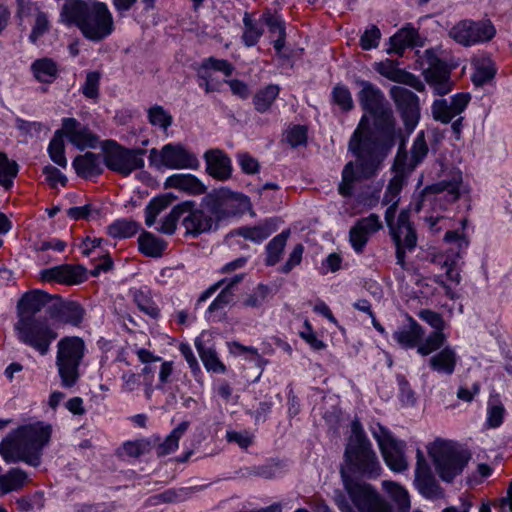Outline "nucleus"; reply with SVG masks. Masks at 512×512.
Listing matches in <instances>:
<instances>
[{
  "instance_id": "423d86ee",
  "label": "nucleus",
  "mask_w": 512,
  "mask_h": 512,
  "mask_svg": "<svg viewBox=\"0 0 512 512\" xmlns=\"http://www.w3.org/2000/svg\"><path fill=\"white\" fill-rule=\"evenodd\" d=\"M438 476L447 483L460 475L471 455L451 441L436 440L427 446Z\"/></svg>"
},
{
  "instance_id": "6ab92c4d",
  "label": "nucleus",
  "mask_w": 512,
  "mask_h": 512,
  "mask_svg": "<svg viewBox=\"0 0 512 512\" xmlns=\"http://www.w3.org/2000/svg\"><path fill=\"white\" fill-rule=\"evenodd\" d=\"M59 131H62V136H66L73 145L81 150L95 148L99 142L98 136L75 118H64L62 129Z\"/></svg>"
},
{
  "instance_id": "f704fd0d",
  "label": "nucleus",
  "mask_w": 512,
  "mask_h": 512,
  "mask_svg": "<svg viewBox=\"0 0 512 512\" xmlns=\"http://www.w3.org/2000/svg\"><path fill=\"white\" fill-rule=\"evenodd\" d=\"M279 91V86L275 84H269L257 91L253 98L255 109L260 113L267 112L277 98Z\"/></svg>"
},
{
  "instance_id": "c756f323",
  "label": "nucleus",
  "mask_w": 512,
  "mask_h": 512,
  "mask_svg": "<svg viewBox=\"0 0 512 512\" xmlns=\"http://www.w3.org/2000/svg\"><path fill=\"white\" fill-rule=\"evenodd\" d=\"M34 77L43 83H52L58 76V66L50 58H41L31 66Z\"/></svg>"
},
{
  "instance_id": "1a4fd4ad",
  "label": "nucleus",
  "mask_w": 512,
  "mask_h": 512,
  "mask_svg": "<svg viewBox=\"0 0 512 512\" xmlns=\"http://www.w3.org/2000/svg\"><path fill=\"white\" fill-rule=\"evenodd\" d=\"M344 489L359 512H393L391 504L369 483L342 472Z\"/></svg>"
},
{
  "instance_id": "9d476101",
  "label": "nucleus",
  "mask_w": 512,
  "mask_h": 512,
  "mask_svg": "<svg viewBox=\"0 0 512 512\" xmlns=\"http://www.w3.org/2000/svg\"><path fill=\"white\" fill-rule=\"evenodd\" d=\"M104 163L108 169L122 176L144 167V149H128L113 140H107L103 146Z\"/></svg>"
},
{
  "instance_id": "ddd939ff",
  "label": "nucleus",
  "mask_w": 512,
  "mask_h": 512,
  "mask_svg": "<svg viewBox=\"0 0 512 512\" xmlns=\"http://www.w3.org/2000/svg\"><path fill=\"white\" fill-rule=\"evenodd\" d=\"M496 30L490 20H462L449 31V36L463 46H471L479 42L491 40Z\"/></svg>"
},
{
  "instance_id": "9b49d317",
  "label": "nucleus",
  "mask_w": 512,
  "mask_h": 512,
  "mask_svg": "<svg viewBox=\"0 0 512 512\" xmlns=\"http://www.w3.org/2000/svg\"><path fill=\"white\" fill-rule=\"evenodd\" d=\"M149 159L151 165L170 169H197L199 166L197 157L179 144H166L160 151L153 148Z\"/></svg>"
},
{
  "instance_id": "39448f33",
  "label": "nucleus",
  "mask_w": 512,
  "mask_h": 512,
  "mask_svg": "<svg viewBox=\"0 0 512 512\" xmlns=\"http://www.w3.org/2000/svg\"><path fill=\"white\" fill-rule=\"evenodd\" d=\"M344 455L353 472L369 479L380 476V462L359 422H353L352 424V434L349 437Z\"/></svg>"
},
{
  "instance_id": "2eb2a0df",
  "label": "nucleus",
  "mask_w": 512,
  "mask_h": 512,
  "mask_svg": "<svg viewBox=\"0 0 512 512\" xmlns=\"http://www.w3.org/2000/svg\"><path fill=\"white\" fill-rule=\"evenodd\" d=\"M423 60L427 64L424 69L426 82L438 95H445L452 89L453 82L450 79V71L445 62L440 60L434 51L426 50Z\"/></svg>"
},
{
  "instance_id": "864d4df0",
  "label": "nucleus",
  "mask_w": 512,
  "mask_h": 512,
  "mask_svg": "<svg viewBox=\"0 0 512 512\" xmlns=\"http://www.w3.org/2000/svg\"><path fill=\"white\" fill-rule=\"evenodd\" d=\"M404 179L401 174H396L390 181L386 188L383 204L388 205L389 203H394L399 201V193L403 187Z\"/></svg>"
},
{
  "instance_id": "72a5a7b5",
  "label": "nucleus",
  "mask_w": 512,
  "mask_h": 512,
  "mask_svg": "<svg viewBox=\"0 0 512 512\" xmlns=\"http://www.w3.org/2000/svg\"><path fill=\"white\" fill-rule=\"evenodd\" d=\"M429 362L435 371L450 375L454 372L456 366V354L453 349L446 347L432 356Z\"/></svg>"
},
{
  "instance_id": "e433bc0d",
  "label": "nucleus",
  "mask_w": 512,
  "mask_h": 512,
  "mask_svg": "<svg viewBox=\"0 0 512 512\" xmlns=\"http://www.w3.org/2000/svg\"><path fill=\"white\" fill-rule=\"evenodd\" d=\"M190 423L188 421L181 422L172 432L166 437V439L158 445L157 454L164 456L170 454L178 448L180 438L189 428Z\"/></svg>"
},
{
  "instance_id": "393cba45",
  "label": "nucleus",
  "mask_w": 512,
  "mask_h": 512,
  "mask_svg": "<svg viewBox=\"0 0 512 512\" xmlns=\"http://www.w3.org/2000/svg\"><path fill=\"white\" fill-rule=\"evenodd\" d=\"M207 173L220 181L229 179L232 175L230 158L220 149H211L204 154Z\"/></svg>"
},
{
  "instance_id": "37998d69",
  "label": "nucleus",
  "mask_w": 512,
  "mask_h": 512,
  "mask_svg": "<svg viewBox=\"0 0 512 512\" xmlns=\"http://www.w3.org/2000/svg\"><path fill=\"white\" fill-rule=\"evenodd\" d=\"M139 225L133 220L121 219L108 227V234L114 238H127L137 233Z\"/></svg>"
},
{
  "instance_id": "338daca9",
  "label": "nucleus",
  "mask_w": 512,
  "mask_h": 512,
  "mask_svg": "<svg viewBox=\"0 0 512 512\" xmlns=\"http://www.w3.org/2000/svg\"><path fill=\"white\" fill-rule=\"evenodd\" d=\"M349 240L353 249L361 253L368 242V237L354 225L349 231Z\"/></svg>"
},
{
  "instance_id": "f03ea898",
  "label": "nucleus",
  "mask_w": 512,
  "mask_h": 512,
  "mask_svg": "<svg viewBox=\"0 0 512 512\" xmlns=\"http://www.w3.org/2000/svg\"><path fill=\"white\" fill-rule=\"evenodd\" d=\"M183 208L182 226L186 234L194 237L212 229L216 219L233 213L235 209H245L250 202L247 196L236 193L228 188H220L206 195L200 205L195 207L192 201H185Z\"/></svg>"
},
{
  "instance_id": "7ed1b4c3",
  "label": "nucleus",
  "mask_w": 512,
  "mask_h": 512,
  "mask_svg": "<svg viewBox=\"0 0 512 512\" xmlns=\"http://www.w3.org/2000/svg\"><path fill=\"white\" fill-rule=\"evenodd\" d=\"M61 19L68 26H76L91 41H101L114 30V21L108 6L97 0H68L62 7Z\"/></svg>"
},
{
  "instance_id": "49530a36",
  "label": "nucleus",
  "mask_w": 512,
  "mask_h": 512,
  "mask_svg": "<svg viewBox=\"0 0 512 512\" xmlns=\"http://www.w3.org/2000/svg\"><path fill=\"white\" fill-rule=\"evenodd\" d=\"M273 229L271 225L266 222L264 224L254 226V227H243L238 229V235L244 237L245 239H249L255 242H261L266 239L271 233Z\"/></svg>"
},
{
  "instance_id": "09e8293b",
  "label": "nucleus",
  "mask_w": 512,
  "mask_h": 512,
  "mask_svg": "<svg viewBox=\"0 0 512 512\" xmlns=\"http://www.w3.org/2000/svg\"><path fill=\"white\" fill-rule=\"evenodd\" d=\"M100 79L101 74L98 71L88 72L81 89L82 94L89 99H98Z\"/></svg>"
},
{
  "instance_id": "f3484780",
  "label": "nucleus",
  "mask_w": 512,
  "mask_h": 512,
  "mask_svg": "<svg viewBox=\"0 0 512 512\" xmlns=\"http://www.w3.org/2000/svg\"><path fill=\"white\" fill-rule=\"evenodd\" d=\"M415 485L419 493L431 500L444 498V490L434 477L421 449L416 450Z\"/></svg>"
},
{
  "instance_id": "4d7b16f0",
  "label": "nucleus",
  "mask_w": 512,
  "mask_h": 512,
  "mask_svg": "<svg viewBox=\"0 0 512 512\" xmlns=\"http://www.w3.org/2000/svg\"><path fill=\"white\" fill-rule=\"evenodd\" d=\"M149 121L152 125H158L166 130L172 123V116L163 107L154 106L148 112Z\"/></svg>"
},
{
  "instance_id": "c9c22d12",
  "label": "nucleus",
  "mask_w": 512,
  "mask_h": 512,
  "mask_svg": "<svg viewBox=\"0 0 512 512\" xmlns=\"http://www.w3.org/2000/svg\"><path fill=\"white\" fill-rule=\"evenodd\" d=\"M138 243L140 251L149 257H160L165 249V242L149 232L142 233Z\"/></svg>"
},
{
  "instance_id": "4be33fe9",
  "label": "nucleus",
  "mask_w": 512,
  "mask_h": 512,
  "mask_svg": "<svg viewBox=\"0 0 512 512\" xmlns=\"http://www.w3.org/2000/svg\"><path fill=\"white\" fill-rule=\"evenodd\" d=\"M84 316V309L76 302L64 301L59 296L50 304V319L78 326Z\"/></svg>"
},
{
  "instance_id": "e2e57ef3",
  "label": "nucleus",
  "mask_w": 512,
  "mask_h": 512,
  "mask_svg": "<svg viewBox=\"0 0 512 512\" xmlns=\"http://www.w3.org/2000/svg\"><path fill=\"white\" fill-rule=\"evenodd\" d=\"M49 30V21L46 14L39 12L35 18V24L30 34L31 42H36L39 37Z\"/></svg>"
},
{
  "instance_id": "b1692460",
  "label": "nucleus",
  "mask_w": 512,
  "mask_h": 512,
  "mask_svg": "<svg viewBox=\"0 0 512 512\" xmlns=\"http://www.w3.org/2000/svg\"><path fill=\"white\" fill-rule=\"evenodd\" d=\"M56 295L52 296L41 290H34L25 293L18 302V318L21 316H33L47 307L50 314V304L55 300Z\"/></svg>"
},
{
  "instance_id": "de8ad7c7",
  "label": "nucleus",
  "mask_w": 512,
  "mask_h": 512,
  "mask_svg": "<svg viewBox=\"0 0 512 512\" xmlns=\"http://www.w3.org/2000/svg\"><path fill=\"white\" fill-rule=\"evenodd\" d=\"M442 331L439 330L431 333L423 343L418 345V352L425 356L442 347L446 340V336Z\"/></svg>"
},
{
  "instance_id": "dca6fc26",
  "label": "nucleus",
  "mask_w": 512,
  "mask_h": 512,
  "mask_svg": "<svg viewBox=\"0 0 512 512\" xmlns=\"http://www.w3.org/2000/svg\"><path fill=\"white\" fill-rule=\"evenodd\" d=\"M464 191L462 173L452 172L449 179H443L437 183L427 186L423 190L422 202L440 201L444 199L447 203L457 201Z\"/></svg>"
},
{
  "instance_id": "774afa93",
  "label": "nucleus",
  "mask_w": 512,
  "mask_h": 512,
  "mask_svg": "<svg viewBox=\"0 0 512 512\" xmlns=\"http://www.w3.org/2000/svg\"><path fill=\"white\" fill-rule=\"evenodd\" d=\"M233 297V291H230L229 288H223L220 294L210 304L208 311L214 312L223 309L226 305L233 301Z\"/></svg>"
},
{
  "instance_id": "a211bd4d",
  "label": "nucleus",
  "mask_w": 512,
  "mask_h": 512,
  "mask_svg": "<svg viewBox=\"0 0 512 512\" xmlns=\"http://www.w3.org/2000/svg\"><path fill=\"white\" fill-rule=\"evenodd\" d=\"M390 95L401 111L406 128L413 130L419 119L418 97L412 91L401 86H393L390 89Z\"/></svg>"
},
{
  "instance_id": "4468645a",
  "label": "nucleus",
  "mask_w": 512,
  "mask_h": 512,
  "mask_svg": "<svg viewBox=\"0 0 512 512\" xmlns=\"http://www.w3.org/2000/svg\"><path fill=\"white\" fill-rule=\"evenodd\" d=\"M390 235L396 247L397 264L405 268V254L417 245V234L410 222L409 212L403 210L398 215L396 226L390 230Z\"/></svg>"
},
{
  "instance_id": "cd10ccee",
  "label": "nucleus",
  "mask_w": 512,
  "mask_h": 512,
  "mask_svg": "<svg viewBox=\"0 0 512 512\" xmlns=\"http://www.w3.org/2000/svg\"><path fill=\"white\" fill-rule=\"evenodd\" d=\"M424 330L412 318H409V324L394 332V339L405 348H412L420 345Z\"/></svg>"
},
{
  "instance_id": "c85d7f7f",
  "label": "nucleus",
  "mask_w": 512,
  "mask_h": 512,
  "mask_svg": "<svg viewBox=\"0 0 512 512\" xmlns=\"http://www.w3.org/2000/svg\"><path fill=\"white\" fill-rule=\"evenodd\" d=\"M383 487L395 504V512H409L411 502L408 491L396 482L384 481Z\"/></svg>"
},
{
  "instance_id": "0eeeda50",
  "label": "nucleus",
  "mask_w": 512,
  "mask_h": 512,
  "mask_svg": "<svg viewBox=\"0 0 512 512\" xmlns=\"http://www.w3.org/2000/svg\"><path fill=\"white\" fill-rule=\"evenodd\" d=\"M85 350V343L80 337L66 336L58 341L55 364L64 388H71L78 382Z\"/></svg>"
},
{
  "instance_id": "13d9d810",
  "label": "nucleus",
  "mask_w": 512,
  "mask_h": 512,
  "mask_svg": "<svg viewBox=\"0 0 512 512\" xmlns=\"http://www.w3.org/2000/svg\"><path fill=\"white\" fill-rule=\"evenodd\" d=\"M121 451L129 457H139L150 451V442L147 440L128 441L123 444Z\"/></svg>"
},
{
  "instance_id": "bf43d9fd",
  "label": "nucleus",
  "mask_w": 512,
  "mask_h": 512,
  "mask_svg": "<svg viewBox=\"0 0 512 512\" xmlns=\"http://www.w3.org/2000/svg\"><path fill=\"white\" fill-rule=\"evenodd\" d=\"M194 489L195 488H181L179 490H167L156 495L154 499L166 503L178 502L187 499Z\"/></svg>"
},
{
  "instance_id": "5fc2aeb1",
  "label": "nucleus",
  "mask_w": 512,
  "mask_h": 512,
  "mask_svg": "<svg viewBox=\"0 0 512 512\" xmlns=\"http://www.w3.org/2000/svg\"><path fill=\"white\" fill-rule=\"evenodd\" d=\"M269 294V288L265 285H258L252 293L248 294L243 300V305L250 308L260 307Z\"/></svg>"
},
{
  "instance_id": "2f4dec72",
  "label": "nucleus",
  "mask_w": 512,
  "mask_h": 512,
  "mask_svg": "<svg viewBox=\"0 0 512 512\" xmlns=\"http://www.w3.org/2000/svg\"><path fill=\"white\" fill-rule=\"evenodd\" d=\"M417 31L414 28H403L390 38V48L387 52L402 55L407 47L415 45Z\"/></svg>"
},
{
  "instance_id": "ea45409f",
  "label": "nucleus",
  "mask_w": 512,
  "mask_h": 512,
  "mask_svg": "<svg viewBox=\"0 0 512 512\" xmlns=\"http://www.w3.org/2000/svg\"><path fill=\"white\" fill-rule=\"evenodd\" d=\"M17 173L18 164L13 160H9L6 153L0 152V185L5 189H9Z\"/></svg>"
},
{
  "instance_id": "4c0bfd02",
  "label": "nucleus",
  "mask_w": 512,
  "mask_h": 512,
  "mask_svg": "<svg viewBox=\"0 0 512 512\" xmlns=\"http://www.w3.org/2000/svg\"><path fill=\"white\" fill-rule=\"evenodd\" d=\"M495 73L494 63L489 59H483L475 64V71L471 79L474 85L483 86L494 78Z\"/></svg>"
},
{
  "instance_id": "6e6552de",
  "label": "nucleus",
  "mask_w": 512,
  "mask_h": 512,
  "mask_svg": "<svg viewBox=\"0 0 512 512\" xmlns=\"http://www.w3.org/2000/svg\"><path fill=\"white\" fill-rule=\"evenodd\" d=\"M15 330L21 342L42 356L49 352L51 343L58 337L52 320L44 317L21 316Z\"/></svg>"
},
{
  "instance_id": "69168bd1",
  "label": "nucleus",
  "mask_w": 512,
  "mask_h": 512,
  "mask_svg": "<svg viewBox=\"0 0 512 512\" xmlns=\"http://www.w3.org/2000/svg\"><path fill=\"white\" fill-rule=\"evenodd\" d=\"M380 36V30L376 26H372L370 29L366 30L364 34L361 36V47L364 50L376 48L378 46Z\"/></svg>"
},
{
  "instance_id": "5701e85b",
  "label": "nucleus",
  "mask_w": 512,
  "mask_h": 512,
  "mask_svg": "<svg viewBox=\"0 0 512 512\" xmlns=\"http://www.w3.org/2000/svg\"><path fill=\"white\" fill-rule=\"evenodd\" d=\"M41 279L66 285H76L85 280V269L80 266L59 265L41 271Z\"/></svg>"
},
{
  "instance_id": "20e7f679",
  "label": "nucleus",
  "mask_w": 512,
  "mask_h": 512,
  "mask_svg": "<svg viewBox=\"0 0 512 512\" xmlns=\"http://www.w3.org/2000/svg\"><path fill=\"white\" fill-rule=\"evenodd\" d=\"M50 436V425L35 423L22 426L2 440L0 454L9 463L23 461L38 466L42 449L49 442Z\"/></svg>"
},
{
  "instance_id": "aec40b11",
  "label": "nucleus",
  "mask_w": 512,
  "mask_h": 512,
  "mask_svg": "<svg viewBox=\"0 0 512 512\" xmlns=\"http://www.w3.org/2000/svg\"><path fill=\"white\" fill-rule=\"evenodd\" d=\"M469 94L460 93L451 98L450 101L446 99L435 100L432 105V115L437 121L444 124L449 123L454 117L464 111L469 103Z\"/></svg>"
},
{
  "instance_id": "7c9ffc66",
  "label": "nucleus",
  "mask_w": 512,
  "mask_h": 512,
  "mask_svg": "<svg viewBox=\"0 0 512 512\" xmlns=\"http://www.w3.org/2000/svg\"><path fill=\"white\" fill-rule=\"evenodd\" d=\"M28 482V475L19 468H12L6 474L0 475V491L3 494L18 491Z\"/></svg>"
},
{
  "instance_id": "f257e3e1",
  "label": "nucleus",
  "mask_w": 512,
  "mask_h": 512,
  "mask_svg": "<svg viewBox=\"0 0 512 512\" xmlns=\"http://www.w3.org/2000/svg\"><path fill=\"white\" fill-rule=\"evenodd\" d=\"M360 87L358 101L363 110L374 119L376 128L381 133L380 139L367 125L363 116L358 128L349 142V148L357 157V171L353 162H348L342 171V181L338 191L343 197L352 194L355 181L372 177L386 157L395 137V120L392 109L383 92L374 84L362 79H355Z\"/></svg>"
},
{
  "instance_id": "bb28decb",
  "label": "nucleus",
  "mask_w": 512,
  "mask_h": 512,
  "mask_svg": "<svg viewBox=\"0 0 512 512\" xmlns=\"http://www.w3.org/2000/svg\"><path fill=\"white\" fill-rule=\"evenodd\" d=\"M73 167L76 173L84 178L93 177L102 173L100 157L92 152L77 156L73 161Z\"/></svg>"
},
{
  "instance_id": "c03bdc74",
  "label": "nucleus",
  "mask_w": 512,
  "mask_h": 512,
  "mask_svg": "<svg viewBox=\"0 0 512 512\" xmlns=\"http://www.w3.org/2000/svg\"><path fill=\"white\" fill-rule=\"evenodd\" d=\"M172 202L170 196H162L154 198L146 207L145 223L151 227L156 222L157 216L166 209Z\"/></svg>"
},
{
  "instance_id": "79ce46f5",
  "label": "nucleus",
  "mask_w": 512,
  "mask_h": 512,
  "mask_svg": "<svg viewBox=\"0 0 512 512\" xmlns=\"http://www.w3.org/2000/svg\"><path fill=\"white\" fill-rule=\"evenodd\" d=\"M64 140L62 131H56L51 139L48 147V152L51 160L62 168L67 166V159L64 155Z\"/></svg>"
},
{
  "instance_id": "a878e982",
  "label": "nucleus",
  "mask_w": 512,
  "mask_h": 512,
  "mask_svg": "<svg viewBox=\"0 0 512 512\" xmlns=\"http://www.w3.org/2000/svg\"><path fill=\"white\" fill-rule=\"evenodd\" d=\"M166 188H175L192 195H201L206 192V186L191 174H175L165 181Z\"/></svg>"
},
{
  "instance_id": "603ef678",
  "label": "nucleus",
  "mask_w": 512,
  "mask_h": 512,
  "mask_svg": "<svg viewBox=\"0 0 512 512\" xmlns=\"http://www.w3.org/2000/svg\"><path fill=\"white\" fill-rule=\"evenodd\" d=\"M134 301L137 307L147 315L151 317H157L159 314V309L152 301L148 293L138 290L134 293Z\"/></svg>"
},
{
  "instance_id": "680f3d73",
  "label": "nucleus",
  "mask_w": 512,
  "mask_h": 512,
  "mask_svg": "<svg viewBox=\"0 0 512 512\" xmlns=\"http://www.w3.org/2000/svg\"><path fill=\"white\" fill-rule=\"evenodd\" d=\"M428 153V146L426 144V141L424 139V134L421 133L417 136L413 143V147L411 150V156H412V167H415L420 161L424 159V157Z\"/></svg>"
},
{
  "instance_id": "a19ab883",
  "label": "nucleus",
  "mask_w": 512,
  "mask_h": 512,
  "mask_svg": "<svg viewBox=\"0 0 512 512\" xmlns=\"http://www.w3.org/2000/svg\"><path fill=\"white\" fill-rule=\"evenodd\" d=\"M243 24L242 40L244 44L248 47L256 45L264 32L263 27L254 22L248 13H245L243 17Z\"/></svg>"
},
{
  "instance_id": "6e6d98bb",
  "label": "nucleus",
  "mask_w": 512,
  "mask_h": 512,
  "mask_svg": "<svg viewBox=\"0 0 512 512\" xmlns=\"http://www.w3.org/2000/svg\"><path fill=\"white\" fill-rule=\"evenodd\" d=\"M198 75L200 79L199 85L204 87L207 93L221 90L222 82L214 77V72L208 70L206 67H201Z\"/></svg>"
},
{
  "instance_id": "8fccbe9b",
  "label": "nucleus",
  "mask_w": 512,
  "mask_h": 512,
  "mask_svg": "<svg viewBox=\"0 0 512 512\" xmlns=\"http://www.w3.org/2000/svg\"><path fill=\"white\" fill-rule=\"evenodd\" d=\"M334 102L343 110L349 111L353 108L354 103L349 89L341 84H337L332 92Z\"/></svg>"
},
{
  "instance_id": "f8f14e48",
  "label": "nucleus",
  "mask_w": 512,
  "mask_h": 512,
  "mask_svg": "<svg viewBox=\"0 0 512 512\" xmlns=\"http://www.w3.org/2000/svg\"><path fill=\"white\" fill-rule=\"evenodd\" d=\"M372 434L387 466L395 472L405 471L408 468V461L404 455L405 443L393 438L390 432L380 424L372 430Z\"/></svg>"
},
{
  "instance_id": "052dcab7",
  "label": "nucleus",
  "mask_w": 512,
  "mask_h": 512,
  "mask_svg": "<svg viewBox=\"0 0 512 512\" xmlns=\"http://www.w3.org/2000/svg\"><path fill=\"white\" fill-rule=\"evenodd\" d=\"M67 215L74 220L94 219L99 216V211L94 209L92 205L87 204L82 207H72L67 210Z\"/></svg>"
},
{
  "instance_id": "473e14b6",
  "label": "nucleus",
  "mask_w": 512,
  "mask_h": 512,
  "mask_svg": "<svg viewBox=\"0 0 512 512\" xmlns=\"http://www.w3.org/2000/svg\"><path fill=\"white\" fill-rule=\"evenodd\" d=\"M195 347L207 370L216 373L225 372V366L218 359L216 351L212 347H207L201 338L195 340Z\"/></svg>"
},
{
  "instance_id": "412c9836",
  "label": "nucleus",
  "mask_w": 512,
  "mask_h": 512,
  "mask_svg": "<svg viewBox=\"0 0 512 512\" xmlns=\"http://www.w3.org/2000/svg\"><path fill=\"white\" fill-rule=\"evenodd\" d=\"M374 69L390 81L408 85L417 91L425 89V85L418 77L398 68L396 62L390 59L375 63Z\"/></svg>"
},
{
  "instance_id": "58836bf2",
  "label": "nucleus",
  "mask_w": 512,
  "mask_h": 512,
  "mask_svg": "<svg viewBox=\"0 0 512 512\" xmlns=\"http://www.w3.org/2000/svg\"><path fill=\"white\" fill-rule=\"evenodd\" d=\"M290 232L283 231L279 235L275 236L267 245V259L266 263L268 265H275L279 262L283 250L286 246V241L288 239Z\"/></svg>"
},
{
  "instance_id": "0e129e2a",
  "label": "nucleus",
  "mask_w": 512,
  "mask_h": 512,
  "mask_svg": "<svg viewBox=\"0 0 512 512\" xmlns=\"http://www.w3.org/2000/svg\"><path fill=\"white\" fill-rule=\"evenodd\" d=\"M286 140L292 147L305 144L307 140V130L304 126H294L287 131Z\"/></svg>"
},
{
  "instance_id": "3c124183",
  "label": "nucleus",
  "mask_w": 512,
  "mask_h": 512,
  "mask_svg": "<svg viewBox=\"0 0 512 512\" xmlns=\"http://www.w3.org/2000/svg\"><path fill=\"white\" fill-rule=\"evenodd\" d=\"M355 226L368 238L383 227L382 222L380 221V218L377 214H370L367 217L359 219L355 223Z\"/></svg>"
},
{
  "instance_id": "a18cd8bd",
  "label": "nucleus",
  "mask_w": 512,
  "mask_h": 512,
  "mask_svg": "<svg viewBox=\"0 0 512 512\" xmlns=\"http://www.w3.org/2000/svg\"><path fill=\"white\" fill-rule=\"evenodd\" d=\"M187 204L180 203L173 207L171 212L162 220L160 227L157 229L159 232L163 234L171 235L175 232L177 227V222L183 216V208H185Z\"/></svg>"
}]
</instances>
